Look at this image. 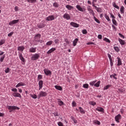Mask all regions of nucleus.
<instances>
[{
	"mask_svg": "<svg viewBox=\"0 0 126 126\" xmlns=\"http://www.w3.org/2000/svg\"><path fill=\"white\" fill-rule=\"evenodd\" d=\"M41 34L38 33L36 34L34 36V41L35 42H37V43H40V44H42V43H43V42L44 41H43V40H41Z\"/></svg>",
	"mask_w": 126,
	"mask_h": 126,
	"instance_id": "obj_1",
	"label": "nucleus"
},
{
	"mask_svg": "<svg viewBox=\"0 0 126 126\" xmlns=\"http://www.w3.org/2000/svg\"><path fill=\"white\" fill-rule=\"evenodd\" d=\"M40 58V53H35L31 57L32 61H37Z\"/></svg>",
	"mask_w": 126,
	"mask_h": 126,
	"instance_id": "obj_2",
	"label": "nucleus"
},
{
	"mask_svg": "<svg viewBox=\"0 0 126 126\" xmlns=\"http://www.w3.org/2000/svg\"><path fill=\"white\" fill-rule=\"evenodd\" d=\"M7 108L10 110V112L13 111V110H19L20 109V108L16 106H9V105L7 106Z\"/></svg>",
	"mask_w": 126,
	"mask_h": 126,
	"instance_id": "obj_3",
	"label": "nucleus"
},
{
	"mask_svg": "<svg viewBox=\"0 0 126 126\" xmlns=\"http://www.w3.org/2000/svg\"><path fill=\"white\" fill-rule=\"evenodd\" d=\"M48 94L45 92L40 91L38 95V97L39 98L42 97H46L47 96Z\"/></svg>",
	"mask_w": 126,
	"mask_h": 126,
	"instance_id": "obj_4",
	"label": "nucleus"
},
{
	"mask_svg": "<svg viewBox=\"0 0 126 126\" xmlns=\"http://www.w3.org/2000/svg\"><path fill=\"white\" fill-rule=\"evenodd\" d=\"M76 8H77L79 11H81V12H84V11H86V8L85 7L82 8L81 6L80 5H76Z\"/></svg>",
	"mask_w": 126,
	"mask_h": 126,
	"instance_id": "obj_5",
	"label": "nucleus"
},
{
	"mask_svg": "<svg viewBox=\"0 0 126 126\" xmlns=\"http://www.w3.org/2000/svg\"><path fill=\"white\" fill-rule=\"evenodd\" d=\"M43 71L46 75H47V76L49 75L50 76V75H52V72L51 71V70H49V69L48 68L44 69Z\"/></svg>",
	"mask_w": 126,
	"mask_h": 126,
	"instance_id": "obj_6",
	"label": "nucleus"
},
{
	"mask_svg": "<svg viewBox=\"0 0 126 126\" xmlns=\"http://www.w3.org/2000/svg\"><path fill=\"white\" fill-rule=\"evenodd\" d=\"M63 18L66 19V20H70V15L67 13H65L63 15Z\"/></svg>",
	"mask_w": 126,
	"mask_h": 126,
	"instance_id": "obj_7",
	"label": "nucleus"
},
{
	"mask_svg": "<svg viewBox=\"0 0 126 126\" xmlns=\"http://www.w3.org/2000/svg\"><path fill=\"white\" fill-rule=\"evenodd\" d=\"M116 62H117V66H120V65H122L123 64V63L122 62V59H121L120 57H117L116 58Z\"/></svg>",
	"mask_w": 126,
	"mask_h": 126,
	"instance_id": "obj_8",
	"label": "nucleus"
},
{
	"mask_svg": "<svg viewBox=\"0 0 126 126\" xmlns=\"http://www.w3.org/2000/svg\"><path fill=\"white\" fill-rule=\"evenodd\" d=\"M46 20L47 21H53V20H55V16L54 15H50L46 18Z\"/></svg>",
	"mask_w": 126,
	"mask_h": 126,
	"instance_id": "obj_9",
	"label": "nucleus"
},
{
	"mask_svg": "<svg viewBox=\"0 0 126 126\" xmlns=\"http://www.w3.org/2000/svg\"><path fill=\"white\" fill-rule=\"evenodd\" d=\"M70 25H71V26H72L73 27H74L75 28H78V27H79V24L73 22H71L70 23Z\"/></svg>",
	"mask_w": 126,
	"mask_h": 126,
	"instance_id": "obj_10",
	"label": "nucleus"
},
{
	"mask_svg": "<svg viewBox=\"0 0 126 126\" xmlns=\"http://www.w3.org/2000/svg\"><path fill=\"white\" fill-rule=\"evenodd\" d=\"M115 119L116 122H117V123H120V120H121V119H122V116L121 115V114H118V115L115 116Z\"/></svg>",
	"mask_w": 126,
	"mask_h": 126,
	"instance_id": "obj_11",
	"label": "nucleus"
},
{
	"mask_svg": "<svg viewBox=\"0 0 126 126\" xmlns=\"http://www.w3.org/2000/svg\"><path fill=\"white\" fill-rule=\"evenodd\" d=\"M19 22V19L14 20L9 23V25H13V24H16Z\"/></svg>",
	"mask_w": 126,
	"mask_h": 126,
	"instance_id": "obj_12",
	"label": "nucleus"
},
{
	"mask_svg": "<svg viewBox=\"0 0 126 126\" xmlns=\"http://www.w3.org/2000/svg\"><path fill=\"white\" fill-rule=\"evenodd\" d=\"M37 47H31L29 49V52L30 53H36Z\"/></svg>",
	"mask_w": 126,
	"mask_h": 126,
	"instance_id": "obj_13",
	"label": "nucleus"
},
{
	"mask_svg": "<svg viewBox=\"0 0 126 126\" xmlns=\"http://www.w3.org/2000/svg\"><path fill=\"white\" fill-rule=\"evenodd\" d=\"M19 58L23 63H25V59H24V57L22 56V53H19Z\"/></svg>",
	"mask_w": 126,
	"mask_h": 126,
	"instance_id": "obj_14",
	"label": "nucleus"
},
{
	"mask_svg": "<svg viewBox=\"0 0 126 126\" xmlns=\"http://www.w3.org/2000/svg\"><path fill=\"white\" fill-rule=\"evenodd\" d=\"M12 95L14 97H18L19 98H21L22 96H21V94H19V93L16 92L12 94Z\"/></svg>",
	"mask_w": 126,
	"mask_h": 126,
	"instance_id": "obj_15",
	"label": "nucleus"
},
{
	"mask_svg": "<svg viewBox=\"0 0 126 126\" xmlns=\"http://www.w3.org/2000/svg\"><path fill=\"white\" fill-rule=\"evenodd\" d=\"M26 85L25 83L21 82L18 83V84L15 86L16 88H18V87H20V86H25Z\"/></svg>",
	"mask_w": 126,
	"mask_h": 126,
	"instance_id": "obj_16",
	"label": "nucleus"
},
{
	"mask_svg": "<svg viewBox=\"0 0 126 126\" xmlns=\"http://www.w3.org/2000/svg\"><path fill=\"white\" fill-rule=\"evenodd\" d=\"M96 111H98V112H100V113H104V108L101 107H97L95 108Z\"/></svg>",
	"mask_w": 126,
	"mask_h": 126,
	"instance_id": "obj_17",
	"label": "nucleus"
},
{
	"mask_svg": "<svg viewBox=\"0 0 126 126\" xmlns=\"http://www.w3.org/2000/svg\"><path fill=\"white\" fill-rule=\"evenodd\" d=\"M55 51H56V48H52L47 52V55H50V54H52Z\"/></svg>",
	"mask_w": 126,
	"mask_h": 126,
	"instance_id": "obj_18",
	"label": "nucleus"
},
{
	"mask_svg": "<svg viewBox=\"0 0 126 126\" xmlns=\"http://www.w3.org/2000/svg\"><path fill=\"white\" fill-rule=\"evenodd\" d=\"M118 41H119L120 44L121 45H122V46L125 45V44H126V41H125V40H123V39H122L120 38H118Z\"/></svg>",
	"mask_w": 126,
	"mask_h": 126,
	"instance_id": "obj_19",
	"label": "nucleus"
},
{
	"mask_svg": "<svg viewBox=\"0 0 126 126\" xmlns=\"http://www.w3.org/2000/svg\"><path fill=\"white\" fill-rule=\"evenodd\" d=\"M25 49V47L24 46H19L17 48V50L20 51V52H23Z\"/></svg>",
	"mask_w": 126,
	"mask_h": 126,
	"instance_id": "obj_20",
	"label": "nucleus"
},
{
	"mask_svg": "<svg viewBox=\"0 0 126 126\" xmlns=\"http://www.w3.org/2000/svg\"><path fill=\"white\" fill-rule=\"evenodd\" d=\"M46 26V25L44 24L43 23H39L37 25V27L38 28H44Z\"/></svg>",
	"mask_w": 126,
	"mask_h": 126,
	"instance_id": "obj_21",
	"label": "nucleus"
},
{
	"mask_svg": "<svg viewBox=\"0 0 126 126\" xmlns=\"http://www.w3.org/2000/svg\"><path fill=\"white\" fill-rule=\"evenodd\" d=\"M39 85V90L40 89H42V88L43 87V81L42 80H40L38 83Z\"/></svg>",
	"mask_w": 126,
	"mask_h": 126,
	"instance_id": "obj_22",
	"label": "nucleus"
},
{
	"mask_svg": "<svg viewBox=\"0 0 126 126\" xmlns=\"http://www.w3.org/2000/svg\"><path fill=\"white\" fill-rule=\"evenodd\" d=\"M120 12L121 14H125V7L124 6H121L120 7Z\"/></svg>",
	"mask_w": 126,
	"mask_h": 126,
	"instance_id": "obj_23",
	"label": "nucleus"
},
{
	"mask_svg": "<svg viewBox=\"0 0 126 126\" xmlns=\"http://www.w3.org/2000/svg\"><path fill=\"white\" fill-rule=\"evenodd\" d=\"M66 8L68 9V10H71L72 9H73V6L70 5H66L65 6Z\"/></svg>",
	"mask_w": 126,
	"mask_h": 126,
	"instance_id": "obj_24",
	"label": "nucleus"
},
{
	"mask_svg": "<svg viewBox=\"0 0 126 126\" xmlns=\"http://www.w3.org/2000/svg\"><path fill=\"white\" fill-rule=\"evenodd\" d=\"M77 42H78V38H75L73 41V46L75 47L76 44H77Z\"/></svg>",
	"mask_w": 126,
	"mask_h": 126,
	"instance_id": "obj_25",
	"label": "nucleus"
},
{
	"mask_svg": "<svg viewBox=\"0 0 126 126\" xmlns=\"http://www.w3.org/2000/svg\"><path fill=\"white\" fill-rule=\"evenodd\" d=\"M55 88L57 89V90H59L60 91H63V88L61 87V86H55Z\"/></svg>",
	"mask_w": 126,
	"mask_h": 126,
	"instance_id": "obj_26",
	"label": "nucleus"
},
{
	"mask_svg": "<svg viewBox=\"0 0 126 126\" xmlns=\"http://www.w3.org/2000/svg\"><path fill=\"white\" fill-rule=\"evenodd\" d=\"M87 10L90 14H91V13H92V12H93L94 11L92 10V9L90 7V6H89L87 7Z\"/></svg>",
	"mask_w": 126,
	"mask_h": 126,
	"instance_id": "obj_27",
	"label": "nucleus"
},
{
	"mask_svg": "<svg viewBox=\"0 0 126 126\" xmlns=\"http://www.w3.org/2000/svg\"><path fill=\"white\" fill-rule=\"evenodd\" d=\"M79 110H80V113H81V114H85V111L83 110V108H82V107H79Z\"/></svg>",
	"mask_w": 126,
	"mask_h": 126,
	"instance_id": "obj_28",
	"label": "nucleus"
},
{
	"mask_svg": "<svg viewBox=\"0 0 126 126\" xmlns=\"http://www.w3.org/2000/svg\"><path fill=\"white\" fill-rule=\"evenodd\" d=\"M112 5L113 6V7H115V8H117V9H120V7H119V6H118L116 4V2H113L112 3Z\"/></svg>",
	"mask_w": 126,
	"mask_h": 126,
	"instance_id": "obj_29",
	"label": "nucleus"
},
{
	"mask_svg": "<svg viewBox=\"0 0 126 126\" xmlns=\"http://www.w3.org/2000/svg\"><path fill=\"white\" fill-rule=\"evenodd\" d=\"M104 17L105 19H106V20H107V21H108L109 22L111 21V19H110V17H109V16H108V15H107V14H104Z\"/></svg>",
	"mask_w": 126,
	"mask_h": 126,
	"instance_id": "obj_30",
	"label": "nucleus"
},
{
	"mask_svg": "<svg viewBox=\"0 0 126 126\" xmlns=\"http://www.w3.org/2000/svg\"><path fill=\"white\" fill-rule=\"evenodd\" d=\"M58 102L59 103V106H63V102L61 100V99H58Z\"/></svg>",
	"mask_w": 126,
	"mask_h": 126,
	"instance_id": "obj_31",
	"label": "nucleus"
},
{
	"mask_svg": "<svg viewBox=\"0 0 126 126\" xmlns=\"http://www.w3.org/2000/svg\"><path fill=\"white\" fill-rule=\"evenodd\" d=\"M29 3H35L37 2V0H27Z\"/></svg>",
	"mask_w": 126,
	"mask_h": 126,
	"instance_id": "obj_32",
	"label": "nucleus"
},
{
	"mask_svg": "<svg viewBox=\"0 0 126 126\" xmlns=\"http://www.w3.org/2000/svg\"><path fill=\"white\" fill-rule=\"evenodd\" d=\"M116 76H117V74L114 73L113 74L111 75L110 76V78H114V79L117 80V79H118V78Z\"/></svg>",
	"mask_w": 126,
	"mask_h": 126,
	"instance_id": "obj_33",
	"label": "nucleus"
},
{
	"mask_svg": "<svg viewBox=\"0 0 126 126\" xmlns=\"http://www.w3.org/2000/svg\"><path fill=\"white\" fill-rule=\"evenodd\" d=\"M53 6L55 7L56 8H58L59 6H60V5L59 4V3L55 2L53 3Z\"/></svg>",
	"mask_w": 126,
	"mask_h": 126,
	"instance_id": "obj_34",
	"label": "nucleus"
},
{
	"mask_svg": "<svg viewBox=\"0 0 126 126\" xmlns=\"http://www.w3.org/2000/svg\"><path fill=\"white\" fill-rule=\"evenodd\" d=\"M5 58V55H3L0 58V63H2L3 62L4 59Z\"/></svg>",
	"mask_w": 126,
	"mask_h": 126,
	"instance_id": "obj_35",
	"label": "nucleus"
},
{
	"mask_svg": "<svg viewBox=\"0 0 126 126\" xmlns=\"http://www.w3.org/2000/svg\"><path fill=\"white\" fill-rule=\"evenodd\" d=\"M112 23L115 25V26H118V23L117 22V21L114 19L112 20Z\"/></svg>",
	"mask_w": 126,
	"mask_h": 126,
	"instance_id": "obj_36",
	"label": "nucleus"
},
{
	"mask_svg": "<svg viewBox=\"0 0 126 126\" xmlns=\"http://www.w3.org/2000/svg\"><path fill=\"white\" fill-rule=\"evenodd\" d=\"M4 43H5V39H1L0 40V46H2V45H3Z\"/></svg>",
	"mask_w": 126,
	"mask_h": 126,
	"instance_id": "obj_37",
	"label": "nucleus"
},
{
	"mask_svg": "<svg viewBox=\"0 0 126 126\" xmlns=\"http://www.w3.org/2000/svg\"><path fill=\"white\" fill-rule=\"evenodd\" d=\"M111 85H107L106 86L104 87L103 88V90H107V89H109L110 87H111Z\"/></svg>",
	"mask_w": 126,
	"mask_h": 126,
	"instance_id": "obj_38",
	"label": "nucleus"
},
{
	"mask_svg": "<svg viewBox=\"0 0 126 126\" xmlns=\"http://www.w3.org/2000/svg\"><path fill=\"white\" fill-rule=\"evenodd\" d=\"M114 49L117 52V53H119V52H120V48H119L118 46H114Z\"/></svg>",
	"mask_w": 126,
	"mask_h": 126,
	"instance_id": "obj_39",
	"label": "nucleus"
},
{
	"mask_svg": "<svg viewBox=\"0 0 126 126\" xmlns=\"http://www.w3.org/2000/svg\"><path fill=\"white\" fill-rule=\"evenodd\" d=\"M100 83H101V82L100 81H98L94 85V86H95V87H99V86H100Z\"/></svg>",
	"mask_w": 126,
	"mask_h": 126,
	"instance_id": "obj_40",
	"label": "nucleus"
},
{
	"mask_svg": "<svg viewBox=\"0 0 126 126\" xmlns=\"http://www.w3.org/2000/svg\"><path fill=\"white\" fill-rule=\"evenodd\" d=\"M94 19L95 21V22H96V23H98V24H100V21L98 19H97L96 17H94Z\"/></svg>",
	"mask_w": 126,
	"mask_h": 126,
	"instance_id": "obj_41",
	"label": "nucleus"
},
{
	"mask_svg": "<svg viewBox=\"0 0 126 126\" xmlns=\"http://www.w3.org/2000/svg\"><path fill=\"white\" fill-rule=\"evenodd\" d=\"M94 124H96V125H98V126H100L101 125V122L98 120H94Z\"/></svg>",
	"mask_w": 126,
	"mask_h": 126,
	"instance_id": "obj_42",
	"label": "nucleus"
},
{
	"mask_svg": "<svg viewBox=\"0 0 126 126\" xmlns=\"http://www.w3.org/2000/svg\"><path fill=\"white\" fill-rule=\"evenodd\" d=\"M51 45H53V41H48L47 43H46V45L47 46H51Z\"/></svg>",
	"mask_w": 126,
	"mask_h": 126,
	"instance_id": "obj_43",
	"label": "nucleus"
},
{
	"mask_svg": "<svg viewBox=\"0 0 126 126\" xmlns=\"http://www.w3.org/2000/svg\"><path fill=\"white\" fill-rule=\"evenodd\" d=\"M96 81L95 80V81H93L91 82L90 83V85H91V86H94V85H95V84L96 83Z\"/></svg>",
	"mask_w": 126,
	"mask_h": 126,
	"instance_id": "obj_44",
	"label": "nucleus"
},
{
	"mask_svg": "<svg viewBox=\"0 0 126 126\" xmlns=\"http://www.w3.org/2000/svg\"><path fill=\"white\" fill-rule=\"evenodd\" d=\"M103 40L105 41V42H106L107 43H110L111 41L110 40V39H109L107 37H105L103 39Z\"/></svg>",
	"mask_w": 126,
	"mask_h": 126,
	"instance_id": "obj_45",
	"label": "nucleus"
},
{
	"mask_svg": "<svg viewBox=\"0 0 126 126\" xmlns=\"http://www.w3.org/2000/svg\"><path fill=\"white\" fill-rule=\"evenodd\" d=\"M31 97H32V98L33 99H37V95H36L35 94H31Z\"/></svg>",
	"mask_w": 126,
	"mask_h": 126,
	"instance_id": "obj_46",
	"label": "nucleus"
},
{
	"mask_svg": "<svg viewBox=\"0 0 126 126\" xmlns=\"http://www.w3.org/2000/svg\"><path fill=\"white\" fill-rule=\"evenodd\" d=\"M83 87L84 88H86V89H88V88L89 87V85H88V84H85L83 85Z\"/></svg>",
	"mask_w": 126,
	"mask_h": 126,
	"instance_id": "obj_47",
	"label": "nucleus"
},
{
	"mask_svg": "<svg viewBox=\"0 0 126 126\" xmlns=\"http://www.w3.org/2000/svg\"><path fill=\"white\" fill-rule=\"evenodd\" d=\"M89 104L90 105H92V106H95V105H96V102H95L94 101H90L89 102Z\"/></svg>",
	"mask_w": 126,
	"mask_h": 126,
	"instance_id": "obj_48",
	"label": "nucleus"
},
{
	"mask_svg": "<svg viewBox=\"0 0 126 126\" xmlns=\"http://www.w3.org/2000/svg\"><path fill=\"white\" fill-rule=\"evenodd\" d=\"M71 119L74 122V124H77V121L75 120L74 117H73V116H71Z\"/></svg>",
	"mask_w": 126,
	"mask_h": 126,
	"instance_id": "obj_49",
	"label": "nucleus"
},
{
	"mask_svg": "<svg viewBox=\"0 0 126 126\" xmlns=\"http://www.w3.org/2000/svg\"><path fill=\"white\" fill-rule=\"evenodd\" d=\"M10 70H11L10 68L7 67V68H6L5 69V72L6 73H8L10 71Z\"/></svg>",
	"mask_w": 126,
	"mask_h": 126,
	"instance_id": "obj_50",
	"label": "nucleus"
},
{
	"mask_svg": "<svg viewBox=\"0 0 126 126\" xmlns=\"http://www.w3.org/2000/svg\"><path fill=\"white\" fill-rule=\"evenodd\" d=\"M96 10L97 11V12H102V8L100 7H97Z\"/></svg>",
	"mask_w": 126,
	"mask_h": 126,
	"instance_id": "obj_51",
	"label": "nucleus"
},
{
	"mask_svg": "<svg viewBox=\"0 0 126 126\" xmlns=\"http://www.w3.org/2000/svg\"><path fill=\"white\" fill-rule=\"evenodd\" d=\"M110 17H111V18H112V19H116V17H115V16L114 15V14H113V13H110Z\"/></svg>",
	"mask_w": 126,
	"mask_h": 126,
	"instance_id": "obj_52",
	"label": "nucleus"
},
{
	"mask_svg": "<svg viewBox=\"0 0 126 126\" xmlns=\"http://www.w3.org/2000/svg\"><path fill=\"white\" fill-rule=\"evenodd\" d=\"M42 78H43V76H42V75H38L37 76V79H38V80H40L41 79H42Z\"/></svg>",
	"mask_w": 126,
	"mask_h": 126,
	"instance_id": "obj_53",
	"label": "nucleus"
},
{
	"mask_svg": "<svg viewBox=\"0 0 126 126\" xmlns=\"http://www.w3.org/2000/svg\"><path fill=\"white\" fill-rule=\"evenodd\" d=\"M76 106V102L74 101L72 102V107H75Z\"/></svg>",
	"mask_w": 126,
	"mask_h": 126,
	"instance_id": "obj_54",
	"label": "nucleus"
},
{
	"mask_svg": "<svg viewBox=\"0 0 126 126\" xmlns=\"http://www.w3.org/2000/svg\"><path fill=\"white\" fill-rule=\"evenodd\" d=\"M107 56H108V58H109V61H112V60H113V59H112V56H111V54H107Z\"/></svg>",
	"mask_w": 126,
	"mask_h": 126,
	"instance_id": "obj_55",
	"label": "nucleus"
},
{
	"mask_svg": "<svg viewBox=\"0 0 126 126\" xmlns=\"http://www.w3.org/2000/svg\"><path fill=\"white\" fill-rule=\"evenodd\" d=\"M53 114L55 117H59V113H58V112L56 111Z\"/></svg>",
	"mask_w": 126,
	"mask_h": 126,
	"instance_id": "obj_56",
	"label": "nucleus"
},
{
	"mask_svg": "<svg viewBox=\"0 0 126 126\" xmlns=\"http://www.w3.org/2000/svg\"><path fill=\"white\" fill-rule=\"evenodd\" d=\"M11 91H12L13 92H14V93H16L17 92V89H16V88H12L11 89Z\"/></svg>",
	"mask_w": 126,
	"mask_h": 126,
	"instance_id": "obj_57",
	"label": "nucleus"
},
{
	"mask_svg": "<svg viewBox=\"0 0 126 126\" xmlns=\"http://www.w3.org/2000/svg\"><path fill=\"white\" fill-rule=\"evenodd\" d=\"M119 35L120 36V37H121V38H123V39H125V35L122 34V33H119Z\"/></svg>",
	"mask_w": 126,
	"mask_h": 126,
	"instance_id": "obj_58",
	"label": "nucleus"
},
{
	"mask_svg": "<svg viewBox=\"0 0 126 126\" xmlns=\"http://www.w3.org/2000/svg\"><path fill=\"white\" fill-rule=\"evenodd\" d=\"M118 91L120 93H124V89H118Z\"/></svg>",
	"mask_w": 126,
	"mask_h": 126,
	"instance_id": "obj_59",
	"label": "nucleus"
},
{
	"mask_svg": "<svg viewBox=\"0 0 126 126\" xmlns=\"http://www.w3.org/2000/svg\"><path fill=\"white\" fill-rule=\"evenodd\" d=\"M112 27L113 30L117 31V28L116 27V26H115V25H112Z\"/></svg>",
	"mask_w": 126,
	"mask_h": 126,
	"instance_id": "obj_60",
	"label": "nucleus"
},
{
	"mask_svg": "<svg viewBox=\"0 0 126 126\" xmlns=\"http://www.w3.org/2000/svg\"><path fill=\"white\" fill-rule=\"evenodd\" d=\"M110 63V66L112 67L114 65V63H113V60H109Z\"/></svg>",
	"mask_w": 126,
	"mask_h": 126,
	"instance_id": "obj_61",
	"label": "nucleus"
},
{
	"mask_svg": "<svg viewBox=\"0 0 126 126\" xmlns=\"http://www.w3.org/2000/svg\"><path fill=\"white\" fill-rule=\"evenodd\" d=\"M83 34H87V31L86 30H83L82 31Z\"/></svg>",
	"mask_w": 126,
	"mask_h": 126,
	"instance_id": "obj_62",
	"label": "nucleus"
},
{
	"mask_svg": "<svg viewBox=\"0 0 126 126\" xmlns=\"http://www.w3.org/2000/svg\"><path fill=\"white\" fill-rule=\"evenodd\" d=\"M64 42H65V43H66L67 44H69V41H68V39H67L66 38L65 39Z\"/></svg>",
	"mask_w": 126,
	"mask_h": 126,
	"instance_id": "obj_63",
	"label": "nucleus"
},
{
	"mask_svg": "<svg viewBox=\"0 0 126 126\" xmlns=\"http://www.w3.org/2000/svg\"><path fill=\"white\" fill-rule=\"evenodd\" d=\"M97 38H98V39H102V35L98 34L97 36Z\"/></svg>",
	"mask_w": 126,
	"mask_h": 126,
	"instance_id": "obj_64",
	"label": "nucleus"
}]
</instances>
